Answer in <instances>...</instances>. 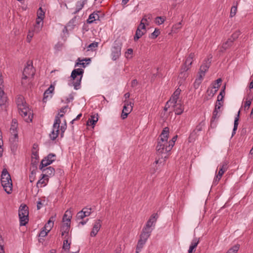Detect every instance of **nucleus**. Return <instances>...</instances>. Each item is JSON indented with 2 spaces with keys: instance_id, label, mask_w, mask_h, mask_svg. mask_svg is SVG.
Instances as JSON below:
<instances>
[{
  "instance_id": "1",
  "label": "nucleus",
  "mask_w": 253,
  "mask_h": 253,
  "mask_svg": "<svg viewBox=\"0 0 253 253\" xmlns=\"http://www.w3.org/2000/svg\"><path fill=\"white\" fill-rule=\"evenodd\" d=\"M169 134V128L167 127H165L160 136V139L158 140L156 146L158 153L167 155L173 147V141L169 142L168 140ZM164 157L166 158L167 155L165 156Z\"/></svg>"
},
{
  "instance_id": "2",
  "label": "nucleus",
  "mask_w": 253,
  "mask_h": 253,
  "mask_svg": "<svg viewBox=\"0 0 253 253\" xmlns=\"http://www.w3.org/2000/svg\"><path fill=\"white\" fill-rule=\"evenodd\" d=\"M68 108V106L67 105L62 107L60 110V113H61V114L59 113L58 116L55 117L52 130L49 134L50 138L52 140H55L59 134V127L61 123L60 118L64 116V114L67 112Z\"/></svg>"
},
{
  "instance_id": "3",
  "label": "nucleus",
  "mask_w": 253,
  "mask_h": 253,
  "mask_svg": "<svg viewBox=\"0 0 253 253\" xmlns=\"http://www.w3.org/2000/svg\"><path fill=\"white\" fill-rule=\"evenodd\" d=\"M1 183L4 191L9 194L12 191V183L11 176L6 169H4L1 175Z\"/></svg>"
},
{
  "instance_id": "4",
  "label": "nucleus",
  "mask_w": 253,
  "mask_h": 253,
  "mask_svg": "<svg viewBox=\"0 0 253 253\" xmlns=\"http://www.w3.org/2000/svg\"><path fill=\"white\" fill-rule=\"evenodd\" d=\"M83 73L84 70L81 68L74 69L71 73V78L73 80L72 84L76 90L80 88Z\"/></svg>"
},
{
  "instance_id": "5",
  "label": "nucleus",
  "mask_w": 253,
  "mask_h": 253,
  "mask_svg": "<svg viewBox=\"0 0 253 253\" xmlns=\"http://www.w3.org/2000/svg\"><path fill=\"white\" fill-rule=\"evenodd\" d=\"M167 104L174 107L175 113L177 115H180L184 111V106L181 103V100L178 98V96H171L169 100L167 102Z\"/></svg>"
},
{
  "instance_id": "6",
  "label": "nucleus",
  "mask_w": 253,
  "mask_h": 253,
  "mask_svg": "<svg viewBox=\"0 0 253 253\" xmlns=\"http://www.w3.org/2000/svg\"><path fill=\"white\" fill-rule=\"evenodd\" d=\"M158 218V214L157 213H153L152 214L145 225L143 227L142 232L150 236L151 232L155 226Z\"/></svg>"
},
{
  "instance_id": "7",
  "label": "nucleus",
  "mask_w": 253,
  "mask_h": 253,
  "mask_svg": "<svg viewBox=\"0 0 253 253\" xmlns=\"http://www.w3.org/2000/svg\"><path fill=\"white\" fill-rule=\"evenodd\" d=\"M18 214L20 220V225L25 226L29 220L28 207L25 205H21L19 209Z\"/></svg>"
},
{
  "instance_id": "8",
  "label": "nucleus",
  "mask_w": 253,
  "mask_h": 253,
  "mask_svg": "<svg viewBox=\"0 0 253 253\" xmlns=\"http://www.w3.org/2000/svg\"><path fill=\"white\" fill-rule=\"evenodd\" d=\"M129 96H126L125 100H124V105L121 115L123 119H126L132 110L133 102L129 99Z\"/></svg>"
},
{
  "instance_id": "9",
  "label": "nucleus",
  "mask_w": 253,
  "mask_h": 253,
  "mask_svg": "<svg viewBox=\"0 0 253 253\" xmlns=\"http://www.w3.org/2000/svg\"><path fill=\"white\" fill-rule=\"evenodd\" d=\"M122 43L121 42L116 40L111 48V57L114 61L118 59L121 55Z\"/></svg>"
},
{
  "instance_id": "10",
  "label": "nucleus",
  "mask_w": 253,
  "mask_h": 253,
  "mask_svg": "<svg viewBox=\"0 0 253 253\" xmlns=\"http://www.w3.org/2000/svg\"><path fill=\"white\" fill-rule=\"evenodd\" d=\"M224 96H218L215 105V108L212 113L211 121H213L219 117L218 114L220 112V108L224 104Z\"/></svg>"
},
{
  "instance_id": "11",
  "label": "nucleus",
  "mask_w": 253,
  "mask_h": 253,
  "mask_svg": "<svg viewBox=\"0 0 253 253\" xmlns=\"http://www.w3.org/2000/svg\"><path fill=\"white\" fill-rule=\"evenodd\" d=\"M18 123L16 119H13L11 122L10 128V132L11 136L9 138L11 142L14 143L18 141V133H17Z\"/></svg>"
},
{
  "instance_id": "12",
  "label": "nucleus",
  "mask_w": 253,
  "mask_h": 253,
  "mask_svg": "<svg viewBox=\"0 0 253 253\" xmlns=\"http://www.w3.org/2000/svg\"><path fill=\"white\" fill-rule=\"evenodd\" d=\"M227 169L228 162L227 161H224L220 164L218 173L216 174L213 181V184L216 185L218 183L224 173L227 170Z\"/></svg>"
},
{
  "instance_id": "13",
  "label": "nucleus",
  "mask_w": 253,
  "mask_h": 253,
  "mask_svg": "<svg viewBox=\"0 0 253 253\" xmlns=\"http://www.w3.org/2000/svg\"><path fill=\"white\" fill-rule=\"evenodd\" d=\"M18 110L19 114L26 122H30L32 121L33 115L28 106L23 107Z\"/></svg>"
},
{
  "instance_id": "14",
  "label": "nucleus",
  "mask_w": 253,
  "mask_h": 253,
  "mask_svg": "<svg viewBox=\"0 0 253 253\" xmlns=\"http://www.w3.org/2000/svg\"><path fill=\"white\" fill-rule=\"evenodd\" d=\"M35 74V70L32 65V62L28 61L26 66L24 68L23 72V76L28 78H33Z\"/></svg>"
},
{
  "instance_id": "15",
  "label": "nucleus",
  "mask_w": 253,
  "mask_h": 253,
  "mask_svg": "<svg viewBox=\"0 0 253 253\" xmlns=\"http://www.w3.org/2000/svg\"><path fill=\"white\" fill-rule=\"evenodd\" d=\"M149 237L150 235L141 232L140 235V239L138 241L136 248V253H139L140 252L141 249L143 248Z\"/></svg>"
},
{
  "instance_id": "16",
  "label": "nucleus",
  "mask_w": 253,
  "mask_h": 253,
  "mask_svg": "<svg viewBox=\"0 0 253 253\" xmlns=\"http://www.w3.org/2000/svg\"><path fill=\"white\" fill-rule=\"evenodd\" d=\"M146 32L145 23L141 21L136 30L135 36H134V41H137L140 39Z\"/></svg>"
},
{
  "instance_id": "17",
  "label": "nucleus",
  "mask_w": 253,
  "mask_h": 253,
  "mask_svg": "<svg viewBox=\"0 0 253 253\" xmlns=\"http://www.w3.org/2000/svg\"><path fill=\"white\" fill-rule=\"evenodd\" d=\"M56 156L53 154H49L41 162L40 168H45L51 164L55 160Z\"/></svg>"
},
{
  "instance_id": "18",
  "label": "nucleus",
  "mask_w": 253,
  "mask_h": 253,
  "mask_svg": "<svg viewBox=\"0 0 253 253\" xmlns=\"http://www.w3.org/2000/svg\"><path fill=\"white\" fill-rule=\"evenodd\" d=\"M222 82V80L219 78L214 83L212 84V85L208 88L207 92L208 93V95H210L212 94V95H214L216 93L218 88L221 85V84Z\"/></svg>"
},
{
  "instance_id": "19",
  "label": "nucleus",
  "mask_w": 253,
  "mask_h": 253,
  "mask_svg": "<svg viewBox=\"0 0 253 253\" xmlns=\"http://www.w3.org/2000/svg\"><path fill=\"white\" fill-rule=\"evenodd\" d=\"M101 222L102 221L100 219H97L94 221L92 229L90 232V236L95 237L97 235L101 227Z\"/></svg>"
},
{
  "instance_id": "20",
  "label": "nucleus",
  "mask_w": 253,
  "mask_h": 253,
  "mask_svg": "<svg viewBox=\"0 0 253 253\" xmlns=\"http://www.w3.org/2000/svg\"><path fill=\"white\" fill-rule=\"evenodd\" d=\"M70 222H63L61 227V231L62 236L63 237V238L71 237V235L69 233L70 229Z\"/></svg>"
},
{
  "instance_id": "21",
  "label": "nucleus",
  "mask_w": 253,
  "mask_h": 253,
  "mask_svg": "<svg viewBox=\"0 0 253 253\" xmlns=\"http://www.w3.org/2000/svg\"><path fill=\"white\" fill-rule=\"evenodd\" d=\"M212 58V56L210 55L208 59L205 60L201 66L199 72L205 74L206 72L208 71L209 68L211 63V59Z\"/></svg>"
},
{
  "instance_id": "22",
  "label": "nucleus",
  "mask_w": 253,
  "mask_h": 253,
  "mask_svg": "<svg viewBox=\"0 0 253 253\" xmlns=\"http://www.w3.org/2000/svg\"><path fill=\"white\" fill-rule=\"evenodd\" d=\"M32 78H28L26 77L25 76H23L21 80V84L23 86V87L25 89H28L29 88H31L32 84L31 83L32 82Z\"/></svg>"
},
{
  "instance_id": "23",
  "label": "nucleus",
  "mask_w": 253,
  "mask_h": 253,
  "mask_svg": "<svg viewBox=\"0 0 253 253\" xmlns=\"http://www.w3.org/2000/svg\"><path fill=\"white\" fill-rule=\"evenodd\" d=\"M40 169L44 173L42 175L45 177H47V178L49 176L53 175L55 173V169L52 167L40 168Z\"/></svg>"
},
{
  "instance_id": "24",
  "label": "nucleus",
  "mask_w": 253,
  "mask_h": 253,
  "mask_svg": "<svg viewBox=\"0 0 253 253\" xmlns=\"http://www.w3.org/2000/svg\"><path fill=\"white\" fill-rule=\"evenodd\" d=\"M194 57V53H191L189 56L186 58L183 65L181 67H187L188 70L191 68V66L193 61V58Z\"/></svg>"
},
{
  "instance_id": "25",
  "label": "nucleus",
  "mask_w": 253,
  "mask_h": 253,
  "mask_svg": "<svg viewBox=\"0 0 253 253\" xmlns=\"http://www.w3.org/2000/svg\"><path fill=\"white\" fill-rule=\"evenodd\" d=\"M188 70V68L187 67H181V71L179 75V78L180 79L179 83L181 84H182L183 82L184 81L188 76V73H187Z\"/></svg>"
},
{
  "instance_id": "26",
  "label": "nucleus",
  "mask_w": 253,
  "mask_h": 253,
  "mask_svg": "<svg viewBox=\"0 0 253 253\" xmlns=\"http://www.w3.org/2000/svg\"><path fill=\"white\" fill-rule=\"evenodd\" d=\"M16 104L18 109L28 106L23 96H18L16 98Z\"/></svg>"
},
{
  "instance_id": "27",
  "label": "nucleus",
  "mask_w": 253,
  "mask_h": 253,
  "mask_svg": "<svg viewBox=\"0 0 253 253\" xmlns=\"http://www.w3.org/2000/svg\"><path fill=\"white\" fill-rule=\"evenodd\" d=\"M56 214H55L53 216H52L48 221V222L45 224L44 226L43 227L45 230L47 231H50L51 228L53 226L54 221L56 217Z\"/></svg>"
},
{
  "instance_id": "28",
  "label": "nucleus",
  "mask_w": 253,
  "mask_h": 253,
  "mask_svg": "<svg viewBox=\"0 0 253 253\" xmlns=\"http://www.w3.org/2000/svg\"><path fill=\"white\" fill-rule=\"evenodd\" d=\"M99 11L94 12L89 15L88 18L87 20V23H92L96 20H99V16L98 14Z\"/></svg>"
},
{
  "instance_id": "29",
  "label": "nucleus",
  "mask_w": 253,
  "mask_h": 253,
  "mask_svg": "<svg viewBox=\"0 0 253 253\" xmlns=\"http://www.w3.org/2000/svg\"><path fill=\"white\" fill-rule=\"evenodd\" d=\"M199 243V239L196 237L194 238L191 243V245L188 250V253H193V252L195 250V249L197 247Z\"/></svg>"
},
{
  "instance_id": "30",
  "label": "nucleus",
  "mask_w": 253,
  "mask_h": 253,
  "mask_svg": "<svg viewBox=\"0 0 253 253\" xmlns=\"http://www.w3.org/2000/svg\"><path fill=\"white\" fill-rule=\"evenodd\" d=\"M72 217V213L71 210H67L63 217L62 222H70L71 219Z\"/></svg>"
},
{
  "instance_id": "31",
  "label": "nucleus",
  "mask_w": 253,
  "mask_h": 253,
  "mask_svg": "<svg viewBox=\"0 0 253 253\" xmlns=\"http://www.w3.org/2000/svg\"><path fill=\"white\" fill-rule=\"evenodd\" d=\"M64 238L65 240L63 242V249L65 251H69L71 243V237H67Z\"/></svg>"
},
{
  "instance_id": "32",
  "label": "nucleus",
  "mask_w": 253,
  "mask_h": 253,
  "mask_svg": "<svg viewBox=\"0 0 253 253\" xmlns=\"http://www.w3.org/2000/svg\"><path fill=\"white\" fill-rule=\"evenodd\" d=\"M42 177L37 182V186L38 187H42L45 186L48 181V178L42 175Z\"/></svg>"
},
{
  "instance_id": "33",
  "label": "nucleus",
  "mask_w": 253,
  "mask_h": 253,
  "mask_svg": "<svg viewBox=\"0 0 253 253\" xmlns=\"http://www.w3.org/2000/svg\"><path fill=\"white\" fill-rule=\"evenodd\" d=\"M98 120V115H91L90 116V118L88 119L87 122V125H95V123H97V122Z\"/></svg>"
},
{
  "instance_id": "34",
  "label": "nucleus",
  "mask_w": 253,
  "mask_h": 253,
  "mask_svg": "<svg viewBox=\"0 0 253 253\" xmlns=\"http://www.w3.org/2000/svg\"><path fill=\"white\" fill-rule=\"evenodd\" d=\"M87 0H81L78 1L76 4V10L74 13H77L80 10H81L84 7L85 3L86 2Z\"/></svg>"
},
{
  "instance_id": "35",
  "label": "nucleus",
  "mask_w": 253,
  "mask_h": 253,
  "mask_svg": "<svg viewBox=\"0 0 253 253\" xmlns=\"http://www.w3.org/2000/svg\"><path fill=\"white\" fill-rule=\"evenodd\" d=\"M44 11L42 9V7H40L37 12L38 18L40 19V21L37 20V24H39L40 22L42 21L44 17Z\"/></svg>"
},
{
  "instance_id": "36",
  "label": "nucleus",
  "mask_w": 253,
  "mask_h": 253,
  "mask_svg": "<svg viewBox=\"0 0 253 253\" xmlns=\"http://www.w3.org/2000/svg\"><path fill=\"white\" fill-rule=\"evenodd\" d=\"M253 98L249 96L247 98H244L243 99V101H245V103L244 105V107L245 110L249 109L251 103Z\"/></svg>"
},
{
  "instance_id": "37",
  "label": "nucleus",
  "mask_w": 253,
  "mask_h": 253,
  "mask_svg": "<svg viewBox=\"0 0 253 253\" xmlns=\"http://www.w3.org/2000/svg\"><path fill=\"white\" fill-rule=\"evenodd\" d=\"M161 163L159 164V161L157 160L155 162V163L153 164L152 168L150 170L151 174H154L155 173L160 169L159 167L160 166Z\"/></svg>"
},
{
  "instance_id": "38",
  "label": "nucleus",
  "mask_w": 253,
  "mask_h": 253,
  "mask_svg": "<svg viewBox=\"0 0 253 253\" xmlns=\"http://www.w3.org/2000/svg\"><path fill=\"white\" fill-rule=\"evenodd\" d=\"M78 61L79 62H77L76 63L75 67L79 66V65H81V66H82L83 67L85 68L86 67V65L88 64V63H85L84 62H82L81 63V62H82L83 61H90V58H85L84 60H81L80 58H78Z\"/></svg>"
},
{
  "instance_id": "39",
  "label": "nucleus",
  "mask_w": 253,
  "mask_h": 253,
  "mask_svg": "<svg viewBox=\"0 0 253 253\" xmlns=\"http://www.w3.org/2000/svg\"><path fill=\"white\" fill-rule=\"evenodd\" d=\"M233 41L231 38H229L226 42L223 43L222 48L227 49L229 48L233 44Z\"/></svg>"
},
{
  "instance_id": "40",
  "label": "nucleus",
  "mask_w": 253,
  "mask_h": 253,
  "mask_svg": "<svg viewBox=\"0 0 253 253\" xmlns=\"http://www.w3.org/2000/svg\"><path fill=\"white\" fill-rule=\"evenodd\" d=\"M235 5H234L233 6H232L231 11H230V16L231 17H233L234 16L236 13L237 10V5H238V2H236V3H234Z\"/></svg>"
},
{
  "instance_id": "41",
  "label": "nucleus",
  "mask_w": 253,
  "mask_h": 253,
  "mask_svg": "<svg viewBox=\"0 0 253 253\" xmlns=\"http://www.w3.org/2000/svg\"><path fill=\"white\" fill-rule=\"evenodd\" d=\"M7 102V96H0V106L5 107L6 104Z\"/></svg>"
},
{
  "instance_id": "42",
  "label": "nucleus",
  "mask_w": 253,
  "mask_h": 253,
  "mask_svg": "<svg viewBox=\"0 0 253 253\" xmlns=\"http://www.w3.org/2000/svg\"><path fill=\"white\" fill-rule=\"evenodd\" d=\"M240 114V111L239 110L236 115V117H235V118L234 123V127H233V128H234V130H237V129L238 126L239 124L238 121L239 120Z\"/></svg>"
},
{
  "instance_id": "43",
  "label": "nucleus",
  "mask_w": 253,
  "mask_h": 253,
  "mask_svg": "<svg viewBox=\"0 0 253 253\" xmlns=\"http://www.w3.org/2000/svg\"><path fill=\"white\" fill-rule=\"evenodd\" d=\"M240 246L237 244L234 246L232 248H230L226 253H237L239 250Z\"/></svg>"
},
{
  "instance_id": "44",
  "label": "nucleus",
  "mask_w": 253,
  "mask_h": 253,
  "mask_svg": "<svg viewBox=\"0 0 253 253\" xmlns=\"http://www.w3.org/2000/svg\"><path fill=\"white\" fill-rule=\"evenodd\" d=\"M160 32L159 31V30L156 28L155 31L149 36V38L152 39H155L160 35Z\"/></svg>"
},
{
  "instance_id": "45",
  "label": "nucleus",
  "mask_w": 253,
  "mask_h": 253,
  "mask_svg": "<svg viewBox=\"0 0 253 253\" xmlns=\"http://www.w3.org/2000/svg\"><path fill=\"white\" fill-rule=\"evenodd\" d=\"M54 90V86L51 84L50 86L44 91L43 95H48V94L52 93Z\"/></svg>"
},
{
  "instance_id": "46",
  "label": "nucleus",
  "mask_w": 253,
  "mask_h": 253,
  "mask_svg": "<svg viewBox=\"0 0 253 253\" xmlns=\"http://www.w3.org/2000/svg\"><path fill=\"white\" fill-rule=\"evenodd\" d=\"M98 42H93L90 44L88 45L87 46L88 50H94L95 48H96L98 46Z\"/></svg>"
},
{
  "instance_id": "47",
  "label": "nucleus",
  "mask_w": 253,
  "mask_h": 253,
  "mask_svg": "<svg viewBox=\"0 0 253 253\" xmlns=\"http://www.w3.org/2000/svg\"><path fill=\"white\" fill-rule=\"evenodd\" d=\"M85 217L88 216L91 213V209L89 208H84L82 210Z\"/></svg>"
},
{
  "instance_id": "48",
  "label": "nucleus",
  "mask_w": 253,
  "mask_h": 253,
  "mask_svg": "<svg viewBox=\"0 0 253 253\" xmlns=\"http://www.w3.org/2000/svg\"><path fill=\"white\" fill-rule=\"evenodd\" d=\"M203 124L202 123H200L197 126L195 129L194 130L193 133H195L196 134L198 132L201 131L203 129Z\"/></svg>"
},
{
  "instance_id": "49",
  "label": "nucleus",
  "mask_w": 253,
  "mask_h": 253,
  "mask_svg": "<svg viewBox=\"0 0 253 253\" xmlns=\"http://www.w3.org/2000/svg\"><path fill=\"white\" fill-rule=\"evenodd\" d=\"M165 20V19L164 18L161 16H158L156 18L155 22L156 24L160 25L163 24Z\"/></svg>"
},
{
  "instance_id": "50",
  "label": "nucleus",
  "mask_w": 253,
  "mask_h": 253,
  "mask_svg": "<svg viewBox=\"0 0 253 253\" xmlns=\"http://www.w3.org/2000/svg\"><path fill=\"white\" fill-rule=\"evenodd\" d=\"M240 35V32L239 31H236L231 36V38L233 41H235L236 39H237L239 36Z\"/></svg>"
},
{
  "instance_id": "51",
  "label": "nucleus",
  "mask_w": 253,
  "mask_h": 253,
  "mask_svg": "<svg viewBox=\"0 0 253 253\" xmlns=\"http://www.w3.org/2000/svg\"><path fill=\"white\" fill-rule=\"evenodd\" d=\"M85 217V216L84 213V212L82 211V210L78 212L76 216L77 220L83 219Z\"/></svg>"
},
{
  "instance_id": "52",
  "label": "nucleus",
  "mask_w": 253,
  "mask_h": 253,
  "mask_svg": "<svg viewBox=\"0 0 253 253\" xmlns=\"http://www.w3.org/2000/svg\"><path fill=\"white\" fill-rule=\"evenodd\" d=\"M49 232V231H47L45 230V229H44V227H43L39 234V236L41 237H44L47 235Z\"/></svg>"
},
{
  "instance_id": "53",
  "label": "nucleus",
  "mask_w": 253,
  "mask_h": 253,
  "mask_svg": "<svg viewBox=\"0 0 253 253\" xmlns=\"http://www.w3.org/2000/svg\"><path fill=\"white\" fill-rule=\"evenodd\" d=\"M152 18V15L151 14H148L146 15H145L141 21H142V22H146L148 21V20H151Z\"/></svg>"
},
{
  "instance_id": "54",
  "label": "nucleus",
  "mask_w": 253,
  "mask_h": 253,
  "mask_svg": "<svg viewBox=\"0 0 253 253\" xmlns=\"http://www.w3.org/2000/svg\"><path fill=\"white\" fill-rule=\"evenodd\" d=\"M66 128H67V126H66V122H65V124L64 125H62L60 126V131H61V137L63 136V133L64 132V131L66 130Z\"/></svg>"
},
{
  "instance_id": "55",
  "label": "nucleus",
  "mask_w": 253,
  "mask_h": 253,
  "mask_svg": "<svg viewBox=\"0 0 253 253\" xmlns=\"http://www.w3.org/2000/svg\"><path fill=\"white\" fill-rule=\"evenodd\" d=\"M202 82H200V80H195V82L193 84L194 87L195 89L198 88Z\"/></svg>"
},
{
  "instance_id": "56",
  "label": "nucleus",
  "mask_w": 253,
  "mask_h": 253,
  "mask_svg": "<svg viewBox=\"0 0 253 253\" xmlns=\"http://www.w3.org/2000/svg\"><path fill=\"white\" fill-rule=\"evenodd\" d=\"M73 100V97H71L70 98L68 97H65L64 99H62L61 101L62 102H64L65 103H68Z\"/></svg>"
},
{
  "instance_id": "57",
  "label": "nucleus",
  "mask_w": 253,
  "mask_h": 253,
  "mask_svg": "<svg viewBox=\"0 0 253 253\" xmlns=\"http://www.w3.org/2000/svg\"><path fill=\"white\" fill-rule=\"evenodd\" d=\"M205 75V74L199 72L198 77L196 79V80H200V82H202Z\"/></svg>"
},
{
  "instance_id": "58",
  "label": "nucleus",
  "mask_w": 253,
  "mask_h": 253,
  "mask_svg": "<svg viewBox=\"0 0 253 253\" xmlns=\"http://www.w3.org/2000/svg\"><path fill=\"white\" fill-rule=\"evenodd\" d=\"M133 53V50L131 48H128L126 52V57L128 58V55H131Z\"/></svg>"
},
{
  "instance_id": "59",
  "label": "nucleus",
  "mask_w": 253,
  "mask_h": 253,
  "mask_svg": "<svg viewBox=\"0 0 253 253\" xmlns=\"http://www.w3.org/2000/svg\"><path fill=\"white\" fill-rule=\"evenodd\" d=\"M137 84H138V82H137V80L134 79L131 81V86L132 87H134L136 86Z\"/></svg>"
},
{
  "instance_id": "60",
  "label": "nucleus",
  "mask_w": 253,
  "mask_h": 253,
  "mask_svg": "<svg viewBox=\"0 0 253 253\" xmlns=\"http://www.w3.org/2000/svg\"><path fill=\"white\" fill-rule=\"evenodd\" d=\"M226 88V85L224 84L221 89L218 95H223L225 94V90Z\"/></svg>"
},
{
  "instance_id": "61",
  "label": "nucleus",
  "mask_w": 253,
  "mask_h": 253,
  "mask_svg": "<svg viewBox=\"0 0 253 253\" xmlns=\"http://www.w3.org/2000/svg\"><path fill=\"white\" fill-rule=\"evenodd\" d=\"M3 88V84H0V95H4V92Z\"/></svg>"
},
{
  "instance_id": "62",
  "label": "nucleus",
  "mask_w": 253,
  "mask_h": 253,
  "mask_svg": "<svg viewBox=\"0 0 253 253\" xmlns=\"http://www.w3.org/2000/svg\"><path fill=\"white\" fill-rule=\"evenodd\" d=\"M177 135H175L174 136V137H173V138L169 140V141H168L169 142H171V141H173V145H174V143H175V142L177 139Z\"/></svg>"
},
{
  "instance_id": "63",
  "label": "nucleus",
  "mask_w": 253,
  "mask_h": 253,
  "mask_svg": "<svg viewBox=\"0 0 253 253\" xmlns=\"http://www.w3.org/2000/svg\"><path fill=\"white\" fill-rule=\"evenodd\" d=\"M180 89H177L174 92L172 95H179V94L180 93Z\"/></svg>"
},
{
  "instance_id": "64",
  "label": "nucleus",
  "mask_w": 253,
  "mask_h": 253,
  "mask_svg": "<svg viewBox=\"0 0 253 253\" xmlns=\"http://www.w3.org/2000/svg\"><path fill=\"white\" fill-rule=\"evenodd\" d=\"M42 206V202L41 201L38 202V203H37V209H38V210H40Z\"/></svg>"
}]
</instances>
